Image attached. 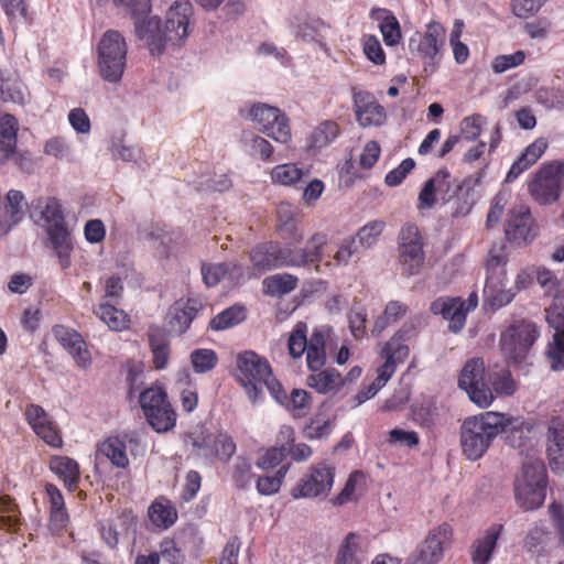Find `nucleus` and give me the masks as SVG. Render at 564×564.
I'll return each mask as SVG.
<instances>
[{"label": "nucleus", "instance_id": "nucleus-1", "mask_svg": "<svg viewBox=\"0 0 564 564\" xmlns=\"http://www.w3.org/2000/svg\"><path fill=\"white\" fill-rule=\"evenodd\" d=\"M192 13L188 0H176L166 12L164 28L158 17H151L144 23H137V35L147 42L151 54L161 55L167 43L180 45L188 36Z\"/></svg>", "mask_w": 564, "mask_h": 564}, {"label": "nucleus", "instance_id": "nucleus-2", "mask_svg": "<svg viewBox=\"0 0 564 564\" xmlns=\"http://www.w3.org/2000/svg\"><path fill=\"white\" fill-rule=\"evenodd\" d=\"M512 423L511 415L494 411L467 416L459 431L463 455L471 462L480 459L496 437L503 434Z\"/></svg>", "mask_w": 564, "mask_h": 564}, {"label": "nucleus", "instance_id": "nucleus-3", "mask_svg": "<svg viewBox=\"0 0 564 564\" xmlns=\"http://www.w3.org/2000/svg\"><path fill=\"white\" fill-rule=\"evenodd\" d=\"M413 334L414 325L411 323H405L388 341L381 346L379 356L384 361L377 369V378L368 387L357 393V404H361L373 398L378 391L391 379L397 370V367L405 362L410 355L408 341L411 339Z\"/></svg>", "mask_w": 564, "mask_h": 564}, {"label": "nucleus", "instance_id": "nucleus-4", "mask_svg": "<svg viewBox=\"0 0 564 564\" xmlns=\"http://www.w3.org/2000/svg\"><path fill=\"white\" fill-rule=\"evenodd\" d=\"M547 474L542 462L524 464L513 485L514 499L523 511L541 508L546 498Z\"/></svg>", "mask_w": 564, "mask_h": 564}, {"label": "nucleus", "instance_id": "nucleus-5", "mask_svg": "<svg viewBox=\"0 0 564 564\" xmlns=\"http://www.w3.org/2000/svg\"><path fill=\"white\" fill-rule=\"evenodd\" d=\"M447 32L437 21L425 25L424 32L414 33L409 39L410 53L422 62L425 73H434L438 68L446 44Z\"/></svg>", "mask_w": 564, "mask_h": 564}, {"label": "nucleus", "instance_id": "nucleus-6", "mask_svg": "<svg viewBox=\"0 0 564 564\" xmlns=\"http://www.w3.org/2000/svg\"><path fill=\"white\" fill-rule=\"evenodd\" d=\"M564 191V161L544 162L528 181V192L540 205L557 202Z\"/></svg>", "mask_w": 564, "mask_h": 564}, {"label": "nucleus", "instance_id": "nucleus-7", "mask_svg": "<svg viewBox=\"0 0 564 564\" xmlns=\"http://www.w3.org/2000/svg\"><path fill=\"white\" fill-rule=\"evenodd\" d=\"M148 424L158 433H167L176 425L177 414L163 387L151 386L139 395Z\"/></svg>", "mask_w": 564, "mask_h": 564}, {"label": "nucleus", "instance_id": "nucleus-8", "mask_svg": "<svg viewBox=\"0 0 564 564\" xmlns=\"http://www.w3.org/2000/svg\"><path fill=\"white\" fill-rule=\"evenodd\" d=\"M539 336V328L532 321H513L500 335L501 351L513 364H521L527 360Z\"/></svg>", "mask_w": 564, "mask_h": 564}, {"label": "nucleus", "instance_id": "nucleus-9", "mask_svg": "<svg viewBox=\"0 0 564 564\" xmlns=\"http://www.w3.org/2000/svg\"><path fill=\"white\" fill-rule=\"evenodd\" d=\"M101 77L109 83L121 79L126 66L127 44L123 36L113 30L107 31L97 47Z\"/></svg>", "mask_w": 564, "mask_h": 564}, {"label": "nucleus", "instance_id": "nucleus-10", "mask_svg": "<svg viewBox=\"0 0 564 564\" xmlns=\"http://www.w3.org/2000/svg\"><path fill=\"white\" fill-rule=\"evenodd\" d=\"M271 371L267 358L252 350H246L237 356V380L253 403L262 398L263 381L268 379Z\"/></svg>", "mask_w": 564, "mask_h": 564}, {"label": "nucleus", "instance_id": "nucleus-11", "mask_svg": "<svg viewBox=\"0 0 564 564\" xmlns=\"http://www.w3.org/2000/svg\"><path fill=\"white\" fill-rule=\"evenodd\" d=\"M335 471V467L325 460L311 465L292 487V498L325 499L334 486Z\"/></svg>", "mask_w": 564, "mask_h": 564}, {"label": "nucleus", "instance_id": "nucleus-12", "mask_svg": "<svg viewBox=\"0 0 564 564\" xmlns=\"http://www.w3.org/2000/svg\"><path fill=\"white\" fill-rule=\"evenodd\" d=\"M423 246V237L417 226L406 224L401 228L398 239V251L403 274L412 276L421 272L425 260Z\"/></svg>", "mask_w": 564, "mask_h": 564}, {"label": "nucleus", "instance_id": "nucleus-13", "mask_svg": "<svg viewBox=\"0 0 564 564\" xmlns=\"http://www.w3.org/2000/svg\"><path fill=\"white\" fill-rule=\"evenodd\" d=\"M458 387L465 390L470 399L479 408H488L494 401L491 388L486 381L485 364L481 358H473L464 365Z\"/></svg>", "mask_w": 564, "mask_h": 564}, {"label": "nucleus", "instance_id": "nucleus-14", "mask_svg": "<svg viewBox=\"0 0 564 564\" xmlns=\"http://www.w3.org/2000/svg\"><path fill=\"white\" fill-rule=\"evenodd\" d=\"M249 118L257 124L260 132L274 141L283 144L291 141L290 120L279 108L267 104H256L249 110Z\"/></svg>", "mask_w": 564, "mask_h": 564}, {"label": "nucleus", "instance_id": "nucleus-15", "mask_svg": "<svg viewBox=\"0 0 564 564\" xmlns=\"http://www.w3.org/2000/svg\"><path fill=\"white\" fill-rule=\"evenodd\" d=\"M252 270L264 273L278 268L293 267L291 247L278 241H264L256 245L249 251Z\"/></svg>", "mask_w": 564, "mask_h": 564}, {"label": "nucleus", "instance_id": "nucleus-16", "mask_svg": "<svg viewBox=\"0 0 564 564\" xmlns=\"http://www.w3.org/2000/svg\"><path fill=\"white\" fill-rule=\"evenodd\" d=\"M453 542V527L441 523L431 529L416 551L414 560L410 564H437L444 557V552Z\"/></svg>", "mask_w": 564, "mask_h": 564}, {"label": "nucleus", "instance_id": "nucleus-17", "mask_svg": "<svg viewBox=\"0 0 564 564\" xmlns=\"http://www.w3.org/2000/svg\"><path fill=\"white\" fill-rule=\"evenodd\" d=\"M24 417L33 432L47 445L56 448L62 446L59 431L44 408L30 403L25 406Z\"/></svg>", "mask_w": 564, "mask_h": 564}, {"label": "nucleus", "instance_id": "nucleus-18", "mask_svg": "<svg viewBox=\"0 0 564 564\" xmlns=\"http://www.w3.org/2000/svg\"><path fill=\"white\" fill-rule=\"evenodd\" d=\"M52 332L56 340L67 350L79 368L87 369L90 367V352L86 341L78 332L63 325L54 326Z\"/></svg>", "mask_w": 564, "mask_h": 564}, {"label": "nucleus", "instance_id": "nucleus-19", "mask_svg": "<svg viewBox=\"0 0 564 564\" xmlns=\"http://www.w3.org/2000/svg\"><path fill=\"white\" fill-rule=\"evenodd\" d=\"M452 175L447 169L438 170L430 180H427L419 194V208H432L436 203V195H441L443 200L449 202L453 196Z\"/></svg>", "mask_w": 564, "mask_h": 564}, {"label": "nucleus", "instance_id": "nucleus-20", "mask_svg": "<svg viewBox=\"0 0 564 564\" xmlns=\"http://www.w3.org/2000/svg\"><path fill=\"white\" fill-rule=\"evenodd\" d=\"M502 532L503 525L500 523H494L480 532L469 547L473 564H488L490 562Z\"/></svg>", "mask_w": 564, "mask_h": 564}, {"label": "nucleus", "instance_id": "nucleus-21", "mask_svg": "<svg viewBox=\"0 0 564 564\" xmlns=\"http://www.w3.org/2000/svg\"><path fill=\"white\" fill-rule=\"evenodd\" d=\"M532 226L533 218L530 209L521 205L509 212L505 232L509 241L521 245L531 238Z\"/></svg>", "mask_w": 564, "mask_h": 564}, {"label": "nucleus", "instance_id": "nucleus-22", "mask_svg": "<svg viewBox=\"0 0 564 564\" xmlns=\"http://www.w3.org/2000/svg\"><path fill=\"white\" fill-rule=\"evenodd\" d=\"M430 311L447 319L448 328L453 333L460 332L465 326L467 310H464V300L460 297H438L431 303Z\"/></svg>", "mask_w": 564, "mask_h": 564}, {"label": "nucleus", "instance_id": "nucleus-23", "mask_svg": "<svg viewBox=\"0 0 564 564\" xmlns=\"http://www.w3.org/2000/svg\"><path fill=\"white\" fill-rule=\"evenodd\" d=\"M25 197L21 191L10 189L0 206V237L8 235L24 217Z\"/></svg>", "mask_w": 564, "mask_h": 564}, {"label": "nucleus", "instance_id": "nucleus-24", "mask_svg": "<svg viewBox=\"0 0 564 564\" xmlns=\"http://www.w3.org/2000/svg\"><path fill=\"white\" fill-rule=\"evenodd\" d=\"M44 489L50 509V530L59 534L69 523V516L65 506L64 496L54 484L46 482Z\"/></svg>", "mask_w": 564, "mask_h": 564}, {"label": "nucleus", "instance_id": "nucleus-25", "mask_svg": "<svg viewBox=\"0 0 564 564\" xmlns=\"http://www.w3.org/2000/svg\"><path fill=\"white\" fill-rule=\"evenodd\" d=\"M549 148V142L545 138H538L530 143L521 155L512 163L509 169L505 182H514L523 172L533 166Z\"/></svg>", "mask_w": 564, "mask_h": 564}, {"label": "nucleus", "instance_id": "nucleus-26", "mask_svg": "<svg viewBox=\"0 0 564 564\" xmlns=\"http://www.w3.org/2000/svg\"><path fill=\"white\" fill-rule=\"evenodd\" d=\"M50 245L56 252L58 263L63 270L70 267V253L74 249L73 238L66 223L56 224L46 228Z\"/></svg>", "mask_w": 564, "mask_h": 564}, {"label": "nucleus", "instance_id": "nucleus-27", "mask_svg": "<svg viewBox=\"0 0 564 564\" xmlns=\"http://www.w3.org/2000/svg\"><path fill=\"white\" fill-rule=\"evenodd\" d=\"M327 243V235L316 232L308 239L306 248H291L293 267L301 268L310 264L318 267L323 260L324 248Z\"/></svg>", "mask_w": 564, "mask_h": 564}, {"label": "nucleus", "instance_id": "nucleus-28", "mask_svg": "<svg viewBox=\"0 0 564 564\" xmlns=\"http://www.w3.org/2000/svg\"><path fill=\"white\" fill-rule=\"evenodd\" d=\"M48 467L69 492L77 490L80 481V469L75 459L68 456L53 455L50 458Z\"/></svg>", "mask_w": 564, "mask_h": 564}, {"label": "nucleus", "instance_id": "nucleus-29", "mask_svg": "<svg viewBox=\"0 0 564 564\" xmlns=\"http://www.w3.org/2000/svg\"><path fill=\"white\" fill-rule=\"evenodd\" d=\"M369 17L378 22V28L382 34L387 46H395L402 40L400 23L392 11L386 8H373Z\"/></svg>", "mask_w": 564, "mask_h": 564}, {"label": "nucleus", "instance_id": "nucleus-30", "mask_svg": "<svg viewBox=\"0 0 564 564\" xmlns=\"http://www.w3.org/2000/svg\"><path fill=\"white\" fill-rule=\"evenodd\" d=\"M197 312V303L193 300H188L185 304L175 303L167 314L170 330L177 334L185 333L196 317Z\"/></svg>", "mask_w": 564, "mask_h": 564}, {"label": "nucleus", "instance_id": "nucleus-31", "mask_svg": "<svg viewBox=\"0 0 564 564\" xmlns=\"http://www.w3.org/2000/svg\"><path fill=\"white\" fill-rule=\"evenodd\" d=\"M30 209L40 212V218L45 223L46 228L66 223L62 203L56 197H36L32 199Z\"/></svg>", "mask_w": 564, "mask_h": 564}, {"label": "nucleus", "instance_id": "nucleus-32", "mask_svg": "<svg viewBox=\"0 0 564 564\" xmlns=\"http://www.w3.org/2000/svg\"><path fill=\"white\" fill-rule=\"evenodd\" d=\"M94 314L100 318L111 330L121 332L129 327L130 317L118 308L115 303L104 301L93 308Z\"/></svg>", "mask_w": 564, "mask_h": 564}, {"label": "nucleus", "instance_id": "nucleus-33", "mask_svg": "<svg viewBox=\"0 0 564 564\" xmlns=\"http://www.w3.org/2000/svg\"><path fill=\"white\" fill-rule=\"evenodd\" d=\"M148 337L154 368L158 370L166 368L171 349L165 332L160 327H151Z\"/></svg>", "mask_w": 564, "mask_h": 564}, {"label": "nucleus", "instance_id": "nucleus-34", "mask_svg": "<svg viewBox=\"0 0 564 564\" xmlns=\"http://www.w3.org/2000/svg\"><path fill=\"white\" fill-rule=\"evenodd\" d=\"M506 278H486L484 294L487 301L497 308L508 305L517 295L513 288L506 289Z\"/></svg>", "mask_w": 564, "mask_h": 564}, {"label": "nucleus", "instance_id": "nucleus-35", "mask_svg": "<svg viewBox=\"0 0 564 564\" xmlns=\"http://www.w3.org/2000/svg\"><path fill=\"white\" fill-rule=\"evenodd\" d=\"M149 518L159 528L169 529L177 520V511L165 498L155 499L149 508Z\"/></svg>", "mask_w": 564, "mask_h": 564}, {"label": "nucleus", "instance_id": "nucleus-36", "mask_svg": "<svg viewBox=\"0 0 564 564\" xmlns=\"http://www.w3.org/2000/svg\"><path fill=\"white\" fill-rule=\"evenodd\" d=\"M18 134V121L12 115L0 118V156L8 159L15 151Z\"/></svg>", "mask_w": 564, "mask_h": 564}, {"label": "nucleus", "instance_id": "nucleus-37", "mask_svg": "<svg viewBox=\"0 0 564 564\" xmlns=\"http://www.w3.org/2000/svg\"><path fill=\"white\" fill-rule=\"evenodd\" d=\"M507 262L506 245L502 241L492 243L485 261L486 278H506Z\"/></svg>", "mask_w": 564, "mask_h": 564}, {"label": "nucleus", "instance_id": "nucleus-38", "mask_svg": "<svg viewBox=\"0 0 564 564\" xmlns=\"http://www.w3.org/2000/svg\"><path fill=\"white\" fill-rule=\"evenodd\" d=\"M307 384L318 393L325 394L338 390L344 384V379L336 369L328 368L310 375Z\"/></svg>", "mask_w": 564, "mask_h": 564}, {"label": "nucleus", "instance_id": "nucleus-39", "mask_svg": "<svg viewBox=\"0 0 564 564\" xmlns=\"http://www.w3.org/2000/svg\"><path fill=\"white\" fill-rule=\"evenodd\" d=\"M449 198L455 199V207L452 212V216L454 218L467 216L471 212L474 206L470 180L465 178L458 184H456L455 188L453 189V196H449Z\"/></svg>", "mask_w": 564, "mask_h": 564}, {"label": "nucleus", "instance_id": "nucleus-40", "mask_svg": "<svg viewBox=\"0 0 564 564\" xmlns=\"http://www.w3.org/2000/svg\"><path fill=\"white\" fill-rule=\"evenodd\" d=\"M98 452L118 468H127L129 466L127 446L124 442L117 436L108 437L100 443Z\"/></svg>", "mask_w": 564, "mask_h": 564}, {"label": "nucleus", "instance_id": "nucleus-41", "mask_svg": "<svg viewBox=\"0 0 564 564\" xmlns=\"http://www.w3.org/2000/svg\"><path fill=\"white\" fill-rule=\"evenodd\" d=\"M361 554L360 536L350 532L338 549L335 564H361Z\"/></svg>", "mask_w": 564, "mask_h": 564}, {"label": "nucleus", "instance_id": "nucleus-42", "mask_svg": "<svg viewBox=\"0 0 564 564\" xmlns=\"http://www.w3.org/2000/svg\"><path fill=\"white\" fill-rule=\"evenodd\" d=\"M299 279L290 273H279L263 280V291L269 295H283L294 291Z\"/></svg>", "mask_w": 564, "mask_h": 564}, {"label": "nucleus", "instance_id": "nucleus-43", "mask_svg": "<svg viewBox=\"0 0 564 564\" xmlns=\"http://www.w3.org/2000/svg\"><path fill=\"white\" fill-rule=\"evenodd\" d=\"M245 318V307L232 305L213 317L209 322V328L215 332L225 330L240 324Z\"/></svg>", "mask_w": 564, "mask_h": 564}, {"label": "nucleus", "instance_id": "nucleus-44", "mask_svg": "<svg viewBox=\"0 0 564 564\" xmlns=\"http://www.w3.org/2000/svg\"><path fill=\"white\" fill-rule=\"evenodd\" d=\"M295 419L306 416L312 406V399L307 391L303 389H293L290 397L285 398L282 404Z\"/></svg>", "mask_w": 564, "mask_h": 564}, {"label": "nucleus", "instance_id": "nucleus-45", "mask_svg": "<svg viewBox=\"0 0 564 564\" xmlns=\"http://www.w3.org/2000/svg\"><path fill=\"white\" fill-rule=\"evenodd\" d=\"M356 117L360 126H380L386 120L384 108L378 102L356 104Z\"/></svg>", "mask_w": 564, "mask_h": 564}, {"label": "nucleus", "instance_id": "nucleus-46", "mask_svg": "<svg viewBox=\"0 0 564 564\" xmlns=\"http://www.w3.org/2000/svg\"><path fill=\"white\" fill-rule=\"evenodd\" d=\"M408 312V306L399 301H390L383 311V313L377 317L373 325V333L380 334L389 325L398 322Z\"/></svg>", "mask_w": 564, "mask_h": 564}, {"label": "nucleus", "instance_id": "nucleus-47", "mask_svg": "<svg viewBox=\"0 0 564 564\" xmlns=\"http://www.w3.org/2000/svg\"><path fill=\"white\" fill-rule=\"evenodd\" d=\"M302 169L294 163L279 164L274 166L270 173L273 183L292 186L297 184L305 175Z\"/></svg>", "mask_w": 564, "mask_h": 564}, {"label": "nucleus", "instance_id": "nucleus-48", "mask_svg": "<svg viewBox=\"0 0 564 564\" xmlns=\"http://www.w3.org/2000/svg\"><path fill=\"white\" fill-rule=\"evenodd\" d=\"M339 134V127L335 121L326 120L321 122L311 135L310 145L314 149H322L330 144Z\"/></svg>", "mask_w": 564, "mask_h": 564}, {"label": "nucleus", "instance_id": "nucleus-49", "mask_svg": "<svg viewBox=\"0 0 564 564\" xmlns=\"http://www.w3.org/2000/svg\"><path fill=\"white\" fill-rule=\"evenodd\" d=\"M290 467L291 463H286L281 465L275 475L259 477L256 481L258 492L263 496L276 494L280 490Z\"/></svg>", "mask_w": 564, "mask_h": 564}, {"label": "nucleus", "instance_id": "nucleus-50", "mask_svg": "<svg viewBox=\"0 0 564 564\" xmlns=\"http://www.w3.org/2000/svg\"><path fill=\"white\" fill-rule=\"evenodd\" d=\"M307 347V325L304 322H297L288 339V350L293 359L301 358Z\"/></svg>", "mask_w": 564, "mask_h": 564}, {"label": "nucleus", "instance_id": "nucleus-51", "mask_svg": "<svg viewBox=\"0 0 564 564\" xmlns=\"http://www.w3.org/2000/svg\"><path fill=\"white\" fill-rule=\"evenodd\" d=\"M231 480L238 489H246L254 477L250 460L238 456L230 468Z\"/></svg>", "mask_w": 564, "mask_h": 564}, {"label": "nucleus", "instance_id": "nucleus-52", "mask_svg": "<svg viewBox=\"0 0 564 564\" xmlns=\"http://www.w3.org/2000/svg\"><path fill=\"white\" fill-rule=\"evenodd\" d=\"M550 531L545 527L540 524L533 525L525 536L524 547L528 552L542 554L550 539Z\"/></svg>", "mask_w": 564, "mask_h": 564}, {"label": "nucleus", "instance_id": "nucleus-53", "mask_svg": "<svg viewBox=\"0 0 564 564\" xmlns=\"http://www.w3.org/2000/svg\"><path fill=\"white\" fill-rule=\"evenodd\" d=\"M191 362L195 372L205 373L216 367L218 357L213 349L198 348L192 351Z\"/></svg>", "mask_w": 564, "mask_h": 564}, {"label": "nucleus", "instance_id": "nucleus-54", "mask_svg": "<svg viewBox=\"0 0 564 564\" xmlns=\"http://www.w3.org/2000/svg\"><path fill=\"white\" fill-rule=\"evenodd\" d=\"M384 227L386 225L382 220L369 221L357 231L355 238L358 239L360 247L370 248L378 241Z\"/></svg>", "mask_w": 564, "mask_h": 564}, {"label": "nucleus", "instance_id": "nucleus-55", "mask_svg": "<svg viewBox=\"0 0 564 564\" xmlns=\"http://www.w3.org/2000/svg\"><path fill=\"white\" fill-rule=\"evenodd\" d=\"M362 52L366 57L375 65L386 63V53L379 39L373 34H365L361 39Z\"/></svg>", "mask_w": 564, "mask_h": 564}, {"label": "nucleus", "instance_id": "nucleus-56", "mask_svg": "<svg viewBox=\"0 0 564 564\" xmlns=\"http://www.w3.org/2000/svg\"><path fill=\"white\" fill-rule=\"evenodd\" d=\"M236 449L235 441L227 433L217 434L212 444V452L224 463H227L234 456Z\"/></svg>", "mask_w": 564, "mask_h": 564}, {"label": "nucleus", "instance_id": "nucleus-57", "mask_svg": "<svg viewBox=\"0 0 564 564\" xmlns=\"http://www.w3.org/2000/svg\"><path fill=\"white\" fill-rule=\"evenodd\" d=\"M525 61V53L523 51H517L512 54H502L496 56L491 62L492 72L496 74H502L509 69L516 68L522 65Z\"/></svg>", "mask_w": 564, "mask_h": 564}, {"label": "nucleus", "instance_id": "nucleus-58", "mask_svg": "<svg viewBox=\"0 0 564 564\" xmlns=\"http://www.w3.org/2000/svg\"><path fill=\"white\" fill-rule=\"evenodd\" d=\"M546 322L555 334L564 335V296H554L553 304L546 310Z\"/></svg>", "mask_w": 564, "mask_h": 564}, {"label": "nucleus", "instance_id": "nucleus-59", "mask_svg": "<svg viewBox=\"0 0 564 564\" xmlns=\"http://www.w3.org/2000/svg\"><path fill=\"white\" fill-rule=\"evenodd\" d=\"M546 0H511V12L519 19H529L535 15L545 4Z\"/></svg>", "mask_w": 564, "mask_h": 564}, {"label": "nucleus", "instance_id": "nucleus-60", "mask_svg": "<svg viewBox=\"0 0 564 564\" xmlns=\"http://www.w3.org/2000/svg\"><path fill=\"white\" fill-rule=\"evenodd\" d=\"M288 456V447L272 446L259 457L257 465L261 469H272L281 465Z\"/></svg>", "mask_w": 564, "mask_h": 564}, {"label": "nucleus", "instance_id": "nucleus-61", "mask_svg": "<svg viewBox=\"0 0 564 564\" xmlns=\"http://www.w3.org/2000/svg\"><path fill=\"white\" fill-rule=\"evenodd\" d=\"M485 122L486 118L480 113L465 117L460 123L463 137L468 141L476 140L480 135Z\"/></svg>", "mask_w": 564, "mask_h": 564}, {"label": "nucleus", "instance_id": "nucleus-62", "mask_svg": "<svg viewBox=\"0 0 564 564\" xmlns=\"http://www.w3.org/2000/svg\"><path fill=\"white\" fill-rule=\"evenodd\" d=\"M547 357L553 370L564 369V335L554 334L553 343L549 345Z\"/></svg>", "mask_w": 564, "mask_h": 564}, {"label": "nucleus", "instance_id": "nucleus-63", "mask_svg": "<svg viewBox=\"0 0 564 564\" xmlns=\"http://www.w3.org/2000/svg\"><path fill=\"white\" fill-rule=\"evenodd\" d=\"M117 6L126 7L134 19V26L137 23H144L142 20L151 11V0H113Z\"/></svg>", "mask_w": 564, "mask_h": 564}, {"label": "nucleus", "instance_id": "nucleus-64", "mask_svg": "<svg viewBox=\"0 0 564 564\" xmlns=\"http://www.w3.org/2000/svg\"><path fill=\"white\" fill-rule=\"evenodd\" d=\"M549 512L552 520V525L558 535L560 542L564 545V505L553 501L549 506Z\"/></svg>", "mask_w": 564, "mask_h": 564}]
</instances>
